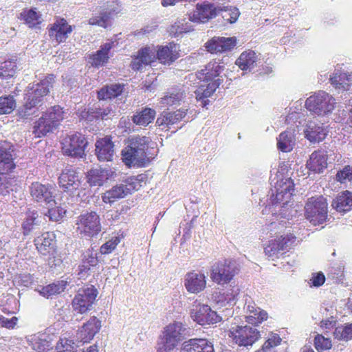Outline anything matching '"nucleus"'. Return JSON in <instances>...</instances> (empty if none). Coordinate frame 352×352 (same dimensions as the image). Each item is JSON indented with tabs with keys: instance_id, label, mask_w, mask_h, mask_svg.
<instances>
[{
	"instance_id": "1",
	"label": "nucleus",
	"mask_w": 352,
	"mask_h": 352,
	"mask_svg": "<svg viewBox=\"0 0 352 352\" xmlns=\"http://www.w3.org/2000/svg\"><path fill=\"white\" fill-rule=\"evenodd\" d=\"M155 142L146 136H134L129 139L128 144L121 152L122 162L128 168H144L157 155Z\"/></svg>"
},
{
	"instance_id": "2",
	"label": "nucleus",
	"mask_w": 352,
	"mask_h": 352,
	"mask_svg": "<svg viewBox=\"0 0 352 352\" xmlns=\"http://www.w3.org/2000/svg\"><path fill=\"white\" fill-rule=\"evenodd\" d=\"M155 142L146 136H134L129 139L128 144L121 152L122 162L128 168H144L157 155Z\"/></svg>"
},
{
	"instance_id": "3",
	"label": "nucleus",
	"mask_w": 352,
	"mask_h": 352,
	"mask_svg": "<svg viewBox=\"0 0 352 352\" xmlns=\"http://www.w3.org/2000/svg\"><path fill=\"white\" fill-rule=\"evenodd\" d=\"M272 195L270 202L263 210V214H272V216L286 218L287 212V205L289 202L294 191V183L290 177L277 176L276 182L271 189Z\"/></svg>"
},
{
	"instance_id": "4",
	"label": "nucleus",
	"mask_w": 352,
	"mask_h": 352,
	"mask_svg": "<svg viewBox=\"0 0 352 352\" xmlns=\"http://www.w3.org/2000/svg\"><path fill=\"white\" fill-rule=\"evenodd\" d=\"M94 3L101 10L98 15L89 19L88 24L103 28L111 27L113 16L122 10L121 2L119 0H94Z\"/></svg>"
},
{
	"instance_id": "5",
	"label": "nucleus",
	"mask_w": 352,
	"mask_h": 352,
	"mask_svg": "<svg viewBox=\"0 0 352 352\" xmlns=\"http://www.w3.org/2000/svg\"><path fill=\"white\" fill-rule=\"evenodd\" d=\"M336 99L327 92L320 90L305 100L306 109L312 114L326 116L331 113L336 107Z\"/></svg>"
},
{
	"instance_id": "6",
	"label": "nucleus",
	"mask_w": 352,
	"mask_h": 352,
	"mask_svg": "<svg viewBox=\"0 0 352 352\" xmlns=\"http://www.w3.org/2000/svg\"><path fill=\"white\" fill-rule=\"evenodd\" d=\"M63 120V111L60 106L50 108L34 123L33 134L36 138H42L53 131Z\"/></svg>"
},
{
	"instance_id": "7",
	"label": "nucleus",
	"mask_w": 352,
	"mask_h": 352,
	"mask_svg": "<svg viewBox=\"0 0 352 352\" xmlns=\"http://www.w3.org/2000/svg\"><path fill=\"white\" fill-rule=\"evenodd\" d=\"M328 204L323 196L311 197L305 206V215L314 226L324 223L327 219Z\"/></svg>"
},
{
	"instance_id": "8",
	"label": "nucleus",
	"mask_w": 352,
	"mask_h": 352,
	"mask_svg": "<svg viewBox=\"0 0 352 352\" xmlns=\"http://www.w3.org/2000/svg\"><path fill=\"white\" fill-rule=\"evenodd\" d=\"M239 272V267L236 261L226 259L212 267L210 278L218 285H224L230 283Z\"/></svg>"
},
{
	"instance_id": "9",
	"label": "nucleus",
	"mask_w": 352,
	"mask_h": 352,
	"mask_svg": "<svg viewBox=\"0 0 352 352\" xmlns=\"http://www.w3.org/2000/svg\"><path fill=\"white\" fill-rule=\"evenodd\" d=\"M54 80L55 76L50 74L38 83L33 84L32 85H29L24 100L28 102H30V104L33 107H36L42 101L43 98L50 92V89L54 82Z\"/></svg>"
},
{
	"instance_id": "10",
	"label": "nucleus",
	"mask_w": 352,
	"mask_h": 352,
	"mask_svg": "<svg viewBox=\"0 0 352 352\" xmlns=\"http://www.w3.org/2000/svg\"><path fill=\"white\" fill-rule=\"evenodd\" d=\"M222 10L223 9L214 3L204 1L197 3L195 9L188 13V17L190 22L205 24L214 19Z\"/></svg>"
},
{
	"instance_id": "11",
	"label": "nucleus",
	"mask_w": 352,
	"mask_h": 352,
	"mask_svg": "<svg viewBox=\"0 0 352 352\" xmlns=\"http://www.w3.org/2000/svg\"><path fill=\"white\" fill-rule=\"evenodd\" d=\"M61 144L63 153L65 155L74 157H82L88 142L84 135L76 132L66 137Z\"/></svg>"
},
{
	"instance_id": "12",
	"label": "nucleus",
	"mask_w": 352,
	"mask_h": 352,
	"mask_svg": "<svg viewBox=\"0 0 352 352\" xmlns=\"http://www.w3.org/2000/svg\"><path fill=\"white\" fill-rule=\"evenodd\" d=\"M230 337L239 346H252L260 338V332L249 326H238L230 330Z\"/></svg>"
},
{
	"instance_id": "13",
	"label": "nucleus",
	"mask_w": 352,
	"mask_h": 352,
	"mask_svg": "<svg viewBox=\"0 0 352 352\" xmlns=\"http://www.w3.org/2000/svg\"><path fill=\"white\" fill-rule=\"evenodd\" d=\"M296 237L293 234H287L269 241L264 252L269 257L276 256L288 252L293 247Z\"/></svg>"
},
{
	"instance_id": "14",
	"label": "nucleus",
	"mask_w": 352,
	"mask_h": 352,
	"mask_svg": "<svg viewBox=\"0 0 352 352\" xmlns=\"http://www.w3.org/2000/svg\"><path fill=\"white\" fill-rule=\"evenodd\" d=\"M190 317L201 326L217 324L221 321V317L207 305H197L190 310Z\"/></svg>"
},
{
	"instance_id": "15",
	"label": "nucleus",
	"mask_w": 352,
	"mask_h": 352,
	"mask_svg": "<svg viewBox=\"0 0 352 352\" xmlns=\"http://www.w3.org/2000/svg\"><path fill=\"white\" fill-rule=\"evenodd\" d=\"M54 188L50 184H43L38 182L31 184L30 192L32 199L40 205H48L55 202Z\"/></svg>"
},
{
	"instance_id": "16",
	"label": "nucleus",
	"mask_w": 352,
	"mask_h": 352,
	"mask_svg": "<svg viewBox=\"0 0 352 352\" xmlns=\"http://www.w3.org/2000/svg\"><path fill=\"white\" fill-rule=\"evenodd\" d=\"M98 295V290L91 285L78 293L72 301V305L76 311L83 314L89 310Z\"/></svg>"
},
{
	"instance_id": "17",
	"label": "nucleus",
	"mask_w": 352,
	"mask_h": 352,
	"mask_svg": "<svg viewBox=\"0 0 352 352\" xmlns=\"http://www.w3.org/2000/svg\"><path fill=\"white\" fill-rule=\"evenodd\" d=\"M78 229L80 233L88 236H94L100 231L99 216L95 212L81 214L77 221Z\"/></svg>"
},
{
	"instance_id": "18",
	"label": "nucleus",
	"mask_w": 352,
	"mask_h": 352,
	"mask_svg": "<svg viewBox=\"0 0 352 352\" xmlns=\"http://www.w3.org/2000/svg\"><path fill=\"white\" fill-rule=\"evenodd\" d=\"M74 27L69 25L65 19L58 17L52 25H48L49 36L58 43H63L72 33Z\"/></svg>"
},
{
	"instance_id": "19",
	"label": "nucleus",
	"mask_w": 352,
	"mask_h": 352,
	"mask_svg": "<svg viewBox=\"0 0 352 352\" xmlns=\"http://www.w3.org/2000/svg\"><path fill=\"white\" fill-rule=\"evenodd\" d=\"M58 185L66 192L73 193L78 190L80 180L76 170L72 166H66L58 177Z\"/></svg>"
},
{
	"instance_id": "20",
	"label": "nucleus",
	"mask_w": 352,
	"mask_h": 352,
	"mask_svg": "<svg viewBox=\"0 0 352 352\" xmlns=\"http://www.w3.org/2000/svg\"><path fill=\"white\" fill-rule=\"evenodd\" d=\"M236 45L235 37L214 36L204 45L211 54L225 53L231 51Z\"/></svg>"
},
{
	"instance_id": "21",
	"label": "nucleus",
	"mask_w": 352,
	"mask_h": 352,
	"mask_svg": "<svg viewBox=\"0 0 352 352\" xmlns=\"http://www.w3.org/2000/svg\"><path fill=\"white\" fill-rule=\"evenodd\" d=\"M184 283L186 289L190 294H198L202 292L206 286L205 275L195 271L186 274Z\"/></svg>"
},
{
	"instance_id": "22",
	"label": "nucleus",
	"mask_w": 352,
	"mask_h": 352,
	"mask_svg": "<svg viewBox=\"0 0 352 352\" xmlns=\"http://www.w3.org/2000/svg\"><path fill=\"white\" fill-rule=\"evenodd\" d=\"M100 328L101 321L96 316H92L78 330L77 337L82 343L89 342Z\"/></svg>"
},
{
	"instance_id": "23",
	"label": "nucleus",
	"mask_w": 352,
	"mask_h": 352,
	"mask_svg": "<svg viewBox=\"0 0 352 352\" xmlns=\"http://www.w3.org/2000/svg\"><path fill=\"white\" fill-rule=\"evenodd\" d=\"M114 47H116L114 41H109L102 44L96 52L89 56V63L96 68L104 66L108 63L110 52Z\"/></svg>"
},
{
	"instance_id": "24",
	"label": "nucleus",
	"mask_w": 352,
	"mask_h": 352,
	"mask_svg": "<svg viewBox=\"0 0 352 352\" xmlns=\"http://www.w3.org/2000/svg\"><path fill=\"white\" fill-rule=\"evenodd\" d=\"M155 60V54L148 47L140 49L132 57L130 67L133 71H140L144 66L151 65Z\"/></svg>"
},
{
	"instance_id": "25",
	"label": "nucleus",
	"mask_w": 352,
	"mask_h": 352,
	"mask_svg": "<svg viewBox=\"0 0 352 352\" xmlns=\"http://www.w3.org/2000/svg\"><path fill=\"white\" fill-rule=\"evenodd\" d=\"M305 137L311 142L316 143L322 141L327 136V128L320 123L314 121L307 122L304 131Z\"/></svg>"
},
{
	"instance_id": "26",
	"label": "nucleus",
	"mask_w": 352,
	"mask_h": 352,
	"mask_svg": "<svg viewBox=\"0 0 352 352\" xmlns=\"http://www.w3.org/2000/svg\"><path fill=\"white\" fill-rule=\"evenodd\" d=\"M222 80L217 78L209 82L206 86H200L195 91V98L200 105L204 108H207L210 103L208 98L210 97L216 89L221 84Z\"/></svg>"
},
{
	"instance_id": "27",
	"label": "nucleus",
	"mask_w": 352,
	"mask_h": 352,
	"mask_svg": "<svg viewBox=\"0 0 352 352\" xmlns=\"http://www.w3.org/2000/svg\"><path fill=\"white\" fill-rule=\"evenodd\" d=\"M306 166L314 173H322L327 167V154L321 150L315 151L311 154Z\"/></svg>"
},
{
	"instance_id": "28",
	"label": "nucleus",
	"mask_w": 352,
	"mask_h": 352,
	"mask_svg": "<svg viewBox=\"0 0 352 352\" xmlns=\"http://www.w3.org/2000/svg\"><path fill=\"white\" fill-rule=\"evenodd\" d=\"M181 352H214L213 344L206 339L192 338L183 344Z\"/></svg>"
},
{
	"instance_id": "29",
	"label": "nucleus",
	"mask_w": 352,
	"mask_h": 352,
	"mask_svg": "<svg viewBox=\"0 0 352 352\" xmlns=\"http://www.w3.org/2000/svg\"><path fill=\"white\" fill-rule=\"evenodd\" d=\"M113 143L111 138L104 137L97 140L96 143V154L100 161H111L113 154Z\"/></svg>"
},
{
	"instance_id": "30",
	"label": "nucleus",
	"mask_w": 352,
	"mask_h": 352,
	"mask_svg": "<svg viewBox=\"0 0 352 352\" xmlns=\"http://www.w3.org/2000/svg\"><path fill=\"white\" fill-rule=\"evenodd\" d=\"M186 116V110L180 109L173 112H166L164 111L157 118L156 124L159 126H162V129L170 127V126L175 124Z\"/></svg>"
},
{
	"instance_id": "31",
	"label": "nucleus",
	"mask_w": 352,
	"mask_h": 352,
	"mask_svg": "<svg viewBox=\"0 0 352 352\" xmlns=\"http://www.w3.org/2000/svg\"><path fill=\"white\" fill-rule=\"evenodd\" d=\"M113 176V171L109 168H92L87 173V182L91 186H101Z\"/></svg>"
},
{
	"instance_id": "32",
	"label": "nucleus",
	"mask_w": 352,
	"mask_h": 352,
	"mask_svg": "<svg viewBox=\"0 0 352 352\" xmlns=\"http://www.w3.org/2000/svg\"><path fill=\"white\" fill-rule=\"evenodd\" d=\"M178 47L174 43L160 46L157 52V58L161 63L170 65L179 58Z\"/></svg>"
},
{
	"instance_id": "33",
	"label": "nucleus",
	"mask_w": 352,
	"mask_h": 352,
	"mask_svg": "<svg viewBox=\"0 0 352 352\" xmlns=\"http://www.w3.org/2000/svg\"><path fill=\"white\" fill-rule=\"evenodd\" d=\"M55 238V234L52 232L37 236L34 241L36 250L43 255L50 254L54 248Z\"/></svg>"
},
{
	"instance_id": "34",
	"label": "nucleus",
	"mask_w": 352,
	"mask_h": 352,
	"mask_svg": "<svg viewBox=\"0 0 352 352\" xmlns=\"http://www.w3.org/2000/svg\"><path fill=\"white\" fill-rule=\"evenodd\" d=\"M258 56L255 51L247 50L236 60L235 64L243 72H250L256 65Z\"/></svg>"
},
{
	"instance_id": "35",
	"label": "nucleus",
	"mask_w": 352,
	"mask_h": 352,
	"mask_svg": "<svg viewBox=\"0 0 352 352\" xmlns=\"http://www.w3.org/2000/svg\"><path fill=\"white\" fill-rule=\"evenodd\" d=\"M295 141L294 130L287 129L277 138V148L283 153L290 152L294 148Z\"/></svg>"
},
{
	"instance_id": "36",
	"label": "nucleus",
	"mask_w": 352,
	"mask_h": 352,
	"mask_svg": "<svg viewBox=\"0 0 352 352\" xmlns=\"http://www.w3.org/2000/svg\"><path fill=\"white\" fill-rule=\"evenodd\" d=\"M239 294V289L238 287H231L226 290L222 289L214 292L212 299L216 304L220 306H224L234 301Z\"/></svg>"
},
{
	"instance_id": "37",
	"label": "nucleus",
	"mask_w": 352,
	"mask_h": 352,
	"mask_svg": "<svg viewBox=\"0 0 352 352\" xmlns=\"http://www.w3.org/2000/svg\"><path fill=\"white\" fill-rule=\"evenodd\" d=\"M332 207L339 212H346L352 209V192L345 190L333 199Z\"/></svg>"
},
{
	"instance_id": "38",
	"label": "nucleus",
	"mask_w": 352,
	"mask_h": 352,
	"mask_svg": "<svg viewBox=\"0 0 352 352\" xmlns=\"http://www.w3.org/2000/svg\"><path fill=\"white\" fill-rule=\"evenodd\" d=\"M124 91V85L113 83L106 85L101 87L97 93V97L100 100L113 99L120 96Z\"/></svg>"
},
{
	"instance_id": "39",
	"label": "nucleus",
	"mask_w": 352,
	"mask_h": 352,
	"mask_svg": "<svg viewBox=\"0 0 352 352\" xmlns=\"http://www.w3.org/2000/svg\"><path fill=\"white\" fill-rule=\"evenodd\" d=\"M98 253L97 250L91 247L88 248L82 254V263L79 265V272L80 274L87 272L91 267L98 265Z\"/></svg>"
},
{
	"instance_id": "40",
	"label": "nucleus",
	"mask_w": 352,
	"mask_h": 352,
	"mask_svg": "<svg viewBox=\"0 0 352 352\" xmlns=\"http://www.w3.org/2000/svg\"><path fill=\"white\" fill-rule=\"evenodd\" d=\"M223 66L216 61L208 63L205 69H202L197 74V78L202 81L208 82L217 77L222 72Z\"/></svg>"
},
{
	"instance_id": "41",
	"label": "nucleus",
	"mask_w": 352,
	"mask_h": 352,
	"mask_svg": "<svg viewBox=\"0 0 352 352\" xmlns=\"http://www.w3.org/2000/svg\"><path fill=\"white\" fill-rule=\"evenodd\" d=\"M156 112L153 109L145 107L137 111L132 116V121L139 126H147L151 123L155 118Z\"/></svg>"
},
{
	"instance_id": "42",
	"label": "nucleus",
	"mask_w": 352,
	"mask_h": 352,
	"mask_svg": "<svg viewBox=\"0 0 352 352\" xmlns=\"http://www.w3.org/2000/svg\"><path fill=\"white\" fill-rule=\"evenodd\" d=\"M28 345L36 352H45L51 348L50 342L41 334H33L26 338Z\"/></svg>"
},
{
	"instance_id": "43",
	"label": "nucleus",
	"mask_w": 352,
	"mask_h": 352,
	"mask_svg": "<svg viewBox=\"0 0 352 352\" xmlns=\"http://www.w3.org/2000/svg\"><path fill=\"white\" fill-rule=\"evenodd\" d=\"M329 80L336 89L348 90L351 87L352 74L336 72L331 76Z\"/></svg>"
},
{
	"instance_id": "44",
	"label": "nucleus",
	"mask_w": 352,
	"mask_h": 352,
	"mask_svg": "<svg viewBox=\"0 0 352 352\" xmlns=\"http://www.w3.org/2000/svg\"><path fill=\"white\" fill-rule=\"evenodd\" d=\"M19 19L30 28H35L41 23V14L37 12L35 8L23 10Z\"/></svg>"
},
{
	"instance_id": "45",
	"label": "nucleus",
	"mask_w": 352,
	"mask_h": 352,
	"mask_svg": "<svg viewBox=\"0 0 352 352\" xmlns=\"http://www.w3.org/2000/svg\"><path fill=\"white\" fill-rule=\"evenodd\" d=\"M15 168L12 151L0 146V173H7Z\"/></svg>"
},
{
	"instance_id": "46",
	"label": "nucleus",
	"mask_w": 352,
	"mask_h": 352,
	"mask_svg": "<svg viewBox=\"0 0 352 352\" xmlns=\"http://www.w3.org/2000/svg\"><path fill=\"white\" fill-rule=\"evenodd\" d=\"M0 307L3 313L13 314L19 311V302L14 295L7 294L0 299Z\"/></svg>"
},
{
	"instance_id": "47",
	"label": "nucleus",
	"mask_w": 352,
	"mask_h": 352,
	"mask_svg": "<svg viewBox=\"0 0 352 352\" xmlns=\"http://www.w3.org/2000/svg\"><path fill=\"white\" fill-rule=\"evenodd\" d=\"M129 190L124 185L114 186L102 195V201L106 204L113 203L116 199L124 197Z\"/></svg>"
},
{
	"instance_id": "48",
	"label": "nucleus",
	"mask_w": 352,
	"mask_h": 352,
	"mask_svg": "<svg viewBox=\"0 0 352 352\" xmlns=\"http://www.w3.org/2000/svg\"><path fill=\"white\" fill-rule=\"evenodd\" d=\"M38 224V212L36 211H28L21 225L23 235H29Z\"/></svg>"
},
{
	"instance_id": "49",
	"label": "nucleus",
	"mask_w": 352,
	"mask_h": 352,
	"mask_svg": "<svg viewBox=\"0 0 352 352\" xmlns=\"http://www.w3.org/2000/svg\"><path fill=\"white\" fill-rule=\"evenodd\" d=\"M17 65L15 58L0 60V79L6 80L14 76Z\"/></svg>"
},
{
	"instance_id": "50",
	"label": "nucleus",
	"mask_w": 352,
	"mask_h": 352,
	"mask_svg": "<svg viewBox=\"0 0 352 352\" xmlns=\"http://www.w3.org/2000/svg\"><path fill=\"white\" fill-rule=\"evenodd\" d=\"M66 281H58L43 287L39 291V293L41 296L48 298L54 295L58 294L63 292L66 287Z\"/></svg>"
},
{
	"instance_id": "51",
	"label": "nucleus",
	"mask_w": 352,
	"mask_h": 352,
	"mask_svg": "<svg viewBox=\"0 0 352 352\" xmlns=\"http://www.w3.org/2000/svg\"><path fill=\"white\" fill-rule=\"evenodd\" d=\"M333 335L334 339L340 341L348 342L352 340V322L336 327Z\"/></svg>"
},
{
	"instance_id": "52",
	"label": "nucleus",
	"mask_w": 352,
	"mask_h": 352,
	"mask_svg": "<svg viewBox=\"0 0 352 352\" xmlns=\"http://www.w3.org/2000/svg\"><path fill=\"white\" fill-rule=\"evenodd\" d=\"M185 330L186 328L182 322H174L167 325L163 332L179 343Z\"/></svg>"
},
{
	"instance_id": "53",
	"label": "nucleus",
	"mask_w": 352,
	"mask_h": 352,
	"mask_svg": "<svg viewBox=\"0 0 352 352\" xmlns=\"http://www.w3.org/2000/svg\"><path fill=\"white\" fill-rule=\"evenodd\" d=\"M185 330L186 328L182 322H174L167 325L163 332L179 343Z\"/></svg>"
},
{
	"instance_id": "54",
	"label": "nucleus",
	"mask_w": 352,
	"mask_h": 352,
	"mask_svg": "<svg viewBox=\"0 0 352 352\" xmlns=\"http://www.w3.org/2000/svg\"><path fill=\"white\" fill-rule=\"evenodd\" d=\"M193 30V26L188 22L177 21L169 27L168 31L171 36L177 37Z\"/></svg>"
},
{
	"instance_id": "55",
	"label": "nucleus",
	"mask_w": 352,
	"mask_h": 352,
	"mask_svg": "<svg viewBox=\"0 0 352 352\" xmlns=\"http://www.w3.org/2000/svg\"><path fill=\"white\" fill-rule=\"evenodd\" d=\"M178 344V342L162 332L157 344V352H170Z\"/></svg>"
},
{
	"instance_id": "56",
	"label": "nucleus",
	"mask_w": 352,
	"mask_h": 352,
	"mask_svg": "<svg viewBox=\"0 0 352 352\" xmlns=\"http://www.w3.org/2000/svg\"><path fill=\"white\" fill-rule=\"evenodd\" d=\"M344 265L342 263L335 264L329 267L327 273V279L333 283H340L344 279Z\"/></svg>"
},
{
	"instance_id": "57",
	"label": "nucleus",
	"mask_w": 352,
	"mask_h": 352,
	"mask_svg": "<svg viewBox=\"0 0 352 352\" xmlns=\"http://www.w3.org/2000/svg\"><path fill=\"white\" fill-rule=\"evenodd\" d=\"M183 98V94L179 90L173 89L161 98L162 106H172L179 102Z\"/></svg>"
},
{
	"instance_id": "58",
	"label": "nucleus",
	"mask_w": 352,
	"mask_h": 352,
	"mask_svg": "<svg viewBox=\"0 0 352 352\" xmlns=\"http://www.w3.org/2000/svg\"><path fill=\"white\" fill-rule=\"evenodd\" d=\"M16 107V102L12 96L0 97V114L10 113Z\"/></svg>"
},
{
	"instance_id": "59",
	"label": "nucleus",
	"mask_w": 352,
	"mask_h": 352,
	"mask_svg": "<svg viewBox=\"0 0 352 352\" xmlns=\"http://www.w3.org/2000/svg\"><path fill=\"white\" fill-rule=\"evenodd\" d=\"M267 318V313L258 308L256 311L250 312L246 316V321L252 324H258Z\"/></svg>"
},
{
	"instance_id": "60",
	"label": "nucleus",
	"mask_w": 352,
	"mask_h": 352,
	"mask_svg": "<svg viewBox=\"0 0 352 352\" xmlns=\"http://www.w3.org/2000/svg\"><path fill=\"white\" fill-rule=\"evenodd\" d=\"M314 346L318 352H322L330 349L332 346V342L329 338L318 334L314 338Z\"/></svg>"
},
{
	"instance_id": "61",
	"label": "nucleus",
	"mask_w": 352,
	"mask_h": 352,
	"mask_svg": "<svg viewBox=\"0 0 352 352\" xmlns=\"http://www.w3.org/2000/svg\"><path fill=\"white\" fill-rule=\"evenodd\" d=\"M66 214V210L60 206H56L48 210V217L51 221H60Z\"/></svg>"
},
{
	"instance_id": "62",
	"label": "nucleus",
	"mask_w": 352,
	"mask_h": 352,
	"mask_svg": "<svg viewBox=\"0 0 352 352\" xmlns=\"http://www.w3.org/2000/svg\"><path fill=\"white\" fill-rule=\"evenodd\" d=\"M281 342V338L277 333H273L267 340L265 342L261 348L262 352H267L271 348L278 345Z\"/></svg>"
},
{
	"instance_id": "63",
	"label": "nucleus",
	"mask_w": 352,
	"mask_h": 352,
	"mask_svg": "<svg viewBox=\"0 0 352 352\" xmlns=\"http://www.w3.org/2000/svg\"><path fill=\"white\" fill-rule=\"evenodd\" d=\"M6 173H0V195H5L12 190L11 180Z\"/></svg>"
},
{
	"instance_id": "64",
	"label": "nucleus",
	"mask_w": 352,
	"mask_h": 352,
	"mask_svg": "<svg viewBox=\"0 0 352 352\" xmlns=\"http://www.w3.org/2000/svg\"><path fill=\"white\" fill-rule=\"evenodd\" d=\"M336 180L340 183H344L346 180L352 181V167L346 166L342 170L338 171L336 174Z\"/></svg>"
}]
</instances>
